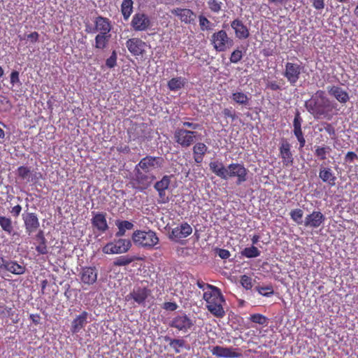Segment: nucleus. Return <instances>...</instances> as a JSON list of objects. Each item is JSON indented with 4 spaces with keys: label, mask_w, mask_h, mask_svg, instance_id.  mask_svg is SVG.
I'll return each instance as SVG.
<instances>
[{
    "label": "nucleus",
    "mask_w": 358,
    "mask_h": 358,
    "mask_svg": "<svg viewBox=\"0 0 358 358\" xmlns=\"http://www.w3.org/2000/svg\"><path fill=\"white\" fill-rule=\"evenodd\" d=\"M130 25L134 31H146L152 27V22L148 15L137 12L133 15Z\"/></svg>",
    "instance_id": "9d476101"
},
{
    "label": "nucleus",
    "mask_w": 358,
    "mask_h": 358,
    "mask_svg": "<svg viewBox=\"0 0 358 358\" xmlns=\"http://www.w3.org/2000/svg\"><path fill=\"white\" fill-rule=\"evenodd\" d=\"M150 294V290L145 287H134L133 290L125 296L124 299L126 301L133 299L138 304H143Z\"/></svg>",
    "instance_id": "dca6fc26"
},
{
    "label": "nucleus",
    "mask_w": 358,
    "mask_h": 358,
    "mask_svg": "<svg viewBox=\"0 0 358 358\" xmlns=\"http://www.w3.org/2000/svg\"><path fill=\"white\" fill-rule=\"evenodd\" d=\"M255 290L262 296L270 297L274 294L273 287L271 284L266 286H256Z\"/></svg>",
    "instance_id": "c03bdc74"
},
{
    "label": "nucleus",
    "mask_w": 358,
    "mask_h": 358,
    "mask_svg": "<svg viewBox=\"0 0 358 358\" xmlns=\"http://www.w3.org/2000/svg\"><path fill=\"white\" fill-rule=\"evenodd\" d=\"M314 155L319 161H325L332 150L331 147L326 145H315Z\"/></svg>",
    "instance_id": "473e14b6"
},
{
    "label": "nucleus",
    "mask_w": 358,
    "mask_h": 358,
    "mask_svg": "<svg viewBox=\"0 0 358 358\" xmlns=\"http://www.w3.org/2000/svg\"><path fill=\"white\" fill-rule=\"evenodd\" d=\"M222 113L225 119L230 118L231 121H234L238 118L236 112L232 107L224 108Z\"/></svg>",
    "instance_id": "8fccbe9b"
},
{
    "label": "nucleus",
    "mask_w": 358,
    "mask_h": 358,
    "mask_svg": "<svg viewBox=\"0 0 358 358\" xmlns=\"http://www.w3.org/2000/svg\"><path fill=\"white\" fill-rule=\"evenodd\" d=\"M266 87L271 90L272 91L281 90V86L277 81L268 82L266 83Z\"/></svg>",
    "instance_id": "052dcab7"
},
{
    "label": "nucleus",
    "mask_w": 358,
    "mask_h": 358,
    "mask_svg": "<svg viewBox=\"0 0 358 358\" xmlns=\"http://www.w3.org/2000/svg\"><path fill=\"white\" fill-rule=\"evenodd\" d=\"M313 6L317 10H321L324 8V0H313Z\"/></svg>",
    "instance_id": "680f3d73"
},
{
    "label": "nucleus",
    "mask_w": 358,
    "mask_h": 358,
    "mask_svg": "<svg viewBox=\"0 0 358 358\" xmlns=\"http://www.w3.org/2000/svg\"><path fill=\"white\" fill-rule=\"evenodd\" d=\"M303 215V210L299 208L292 210L290 212L291 218L295 222H296L298 224H301L303 223V220H302Z\"/></svg>",
    "instance_id": "09e8293b"
},
{
    "label": "nucleus",
    "mask_w": 358,
    "mask_h": 358,
    "mask_svg": "<svg viewBox=\"0 0 358 358\" xmlns=\"http://www.w3.org/2000/svg\"><path fill=\"white\" fill-rule=\"evenodd\" d=\"M250 320L254 323L262 325L266 324L268 322V318L260 313L250 315Z\"/></svg>",
    "instance_id": "de8ad7c7"
},
{
    "label": "nucleus",
    "mask_w": 358,
    "mask_h": 358,
    "mask_svg": "<svg viewBox=\"0 0 358 358\" xmlns=\"http://www.w3.org/2000/svg\"><path fill=\"white\" fill-rule=\"evenodd\" d=\"M10 84L14 86L15 84L20 83L19 78V72L17 71H13L10 75Z\"/></svg>",
    "instance_id": "13d9d810"
},
{
    "label": "nucleus",
    "mask_w": 358,
    "mask_h": 358,
    "mask_svg": "<svg viewBox=\"0 0 358 358\" xmlns=\"http://www.w3.org/2000/svg\"><path fill=\"white\" fill-rule=\"evenodd\" d=\"M88 313L86 311L82 312L78 315L71 323V331L73 333L79 332L87 324Z\"/></svg>",
    "instance_id": "c756f323"
},
{
    "label": "nucleus",
    "mask_w": 358,
    "mask_h": 358,
    "mask_svg": "<svg viewBox=\"0 0 358 358\" xmlns=\"http://www.w3.org/2000/svg\"><path fill=\"white\" fill-rule=\"evenodd\" d=\"M293 133L299 143V149L303 148L306 145V139L302 129L293 130Z\"/></svg>",
    "instance_id": "3c124183"
},
{
    "label": "nucleus",
    "mask_w": 358,
    "mask_h": 358,
    "mask_svg": "<svg viewBox=\"0 0 358 358\" xmlns=\"http://www.w3.org/2000/svg\"><path fill=\"white\" fill-rule=\"evenodd\" d=\"M115 225L118 229L115 234L117 237L124 236L127 230H131L134 227V224L127 220H116Z\"/></svg>",
    "instance_id": "c9c22d12"
},
{
    "label": "nucleus",
    "mask_w": 358,
    "mask_h": 358,
    "mask_svg": "<svg viewBox=\"0 0 358 358\" xmlns=\"http://www.w3.org/2000/svg\"><path fill=\"white\" fill-rule=\"evenodd\" d=\"M210 171L217 176L223 180H226L227 166L225 167L222 162L218 161L211 162L209 164Z\"/></svg>",
    "instance_id": "2f4dec72"
},
{
    "label": "nucleus",
    "mask_w": 358,
    "mask_h": 358,
    "mask_svg": "<svg viewBox=\"0 0 358 358\" xmlns=\"http://www.w3.org/2000/svg\"><path fill=\"white\" fill-rule=\"evenodd\" d=\"M217 254L222 259H227L231 256V253L228 250L222 248L217 250Z\"/></svg>",
    "instance_id": "bf43d9fd"
},
{
    "label": "nucleus",
    "mask_w": 358,
    "mask_h": 358,
    "mask_svg": "<svg viewBox=\"0 0 358 358\" xmlns=\"http://www.w3.org/2000/svg\"><path fill=\"white\" fill-rule=\"evenodd\" d=\"M302 122H303V119L301 116V114L299 110H296L295 115H294V121H293V127H294L293 130L302 129H301Z\"/></svg>",
    "instance_id": "864d4df0"
},
{
    "label": "nucleus",
    "mask_w": 358,
    "mask_h": 358,
    "mask_svg": "<svg viewBox=\"0 0 358 358\" xmlns=\"http://www.w3.org/2000/svg\"><path fill=\"white\" fill-rule=\"evenodd\" d=\"M207 4L208 8L212 13H219L223 7V3L219 0H208Z\"/></svg>",
    "instance_id": "49530a36"
},
{
    "label": "nucleus",
    "mask_w": 358,
    "mask_h": 358,
    "mask_svg": "<svg viewBox=\"0 0 358 358\" xmlns=\"http://www.w3.org/2000/svg\"><path fill=\"white\" fill-rule=\"evenodd\" d=\"M80 282L85 285H92L96 282L98 271L94 266L83 267L78 274Z\"/></svg>",
    "instance_id": "2eb2a0df"
},
{
    "label": "nucleus",
    "mask_w": 358,
    "mask_h": 358,
    "mask_svg": "<svg viewBox=\"0 0 358 358\" xmlns=\"http://www.w3.org/2000/svg\"><path fill=\"white\" fill-rule=\"evenodd\" d=\"M249 170L243 163H231L227 166L226 180L236 178V184L240 185L248 179Z\"/></svg>",
    "instance_id": "39448f33"
},
{
    "label": "nucleus",
    "mask_w": 358,
    "mask_h": 358,
    "mask_svg": "<svg viewBox=\"0 0 358 358\" xmlns=\"http://www.w3.org/2000/svg\"><path fill=\"white\" fill-rule=\"evenodd\" d=\"M207 150L208 147L203 143H196L192 149L194 162L197 164H201Z\"/></svg>",
    "instance_id": "7c9ffc66"
},
{
    "label": "nucleus",
    "mask_w": 358,
    "mask_h": 358,
    "mask_svg": "<svg viewBox=\"0 0 358 358\" xmlns=\"http://www.w3.org/2000/svg\"><path fill=\"white\" fill-rule=\"evenodd\" d=\"M194 325V321L185 313L174 316L169 323L170 327L174 328L182 334L189 332Z\"/></svg>",
    "instance_id": "6e6552de"
},
{
    "label": "nucleus",
    "mask_w": 358,
    "mask_h": 358,
    "mask_svg": "<svg viewBox=\"0 0 358 358\" xmlns=\"http://www.w3.org/2000/svg\"><path fill=\"white\" fill-rule=\"evenodd\" d=\"M0 227L8 235H11L14 231V227L11 218L0 215Z\"/></svg>",
    "instance_id": "e433bc0d"
},
{
    "label": "nucleus",
    "mask_w": 358,
    "mask_h": 358,
    "mask_svg": "<svg viewBox=\"0 0 358 358\" xmlns=\"http://www.w3.org/2000/svg\"><path fill=\"white\" fill-rule=\"evenodd\" d=\"M171 183L170 176H164L162 178L157 181L154 187L159 194V202L165 203L169 201V197L166 196V191L168 189Z\"/></svg>",
    "instance_id": "6ab92c4d"
},
{
    "label": "nucleus",
    "mask_w": 358,
    "mask_h": 358,
    "mask_svg": "<svg viewBox=\"0 0 358 358\" xmlns=\"http://www.w3.org/2000/svg\"><path fill=\"white\" fill-rule=\"evenodd\" d=\"M358 159L357 155L354 152H351V151L348 152L345 155V162H350V163L353 162L355 159Z\"/></svg>",
    "instance_id": "0e129e2a"
},
{
    "label": "nucleus",
    "mask_w": 358,
    "mask_h": 358,
    "mask_svg": "<svg viewBox=\"0 0 358 358\" xmlns=\"http://www.w3.org/2000/svg\"><path fill=\"white\" fill-rule=\"evenodd\" d=\"M34 245L38 255H46L48 253L47 241L45 238L43 231H38L34 238Z\"/></svg>",
    "instance_id": "bb28decb"
},
{
    "label": "nucleus",
    "mask_w": 358,
    "mask_h": 358,
    "mask_svg": "<svg viewBox=\"0 0 358 358\" xmlns=\"http://www.w3.org/2000/svg\"><path fill=\"white\" fill-rule=\"evenodd\" d=\"M140 259L139 257L136 256H120L117 257L113 262V265L116 266H124L130 264L131 262Z\"/></svg>",
    "instance_id": "4c0bfd02"
},
{
    "label": "nucleus",
    "mask_w": 358,
    "mask_h": 358,
    "mask_svg": "<svg viewBox=\"0 0 358 358\" xmlns=\"http://www.w3.org/2000/svg\"><path fill=\"white\" fill-rule=\"evenodd\" d=\"M242 58V51L239 49H236L231 52L229 59L231 63L236 64L240 62Z\"/></svg>",
    "instance_id": "603ef678"
},
{
    "label": "nucleus",
    "mask_w": 358,
    "mask_h": 358,
    "mask_svg": "<svg viewBox=\"0 0 358 358\" xmlns=\"http://www.w3.org/2000/svg\"><path fill=\"white\" fill-rule=\"evenodd\" d=\"M134 172V177L132 178L131 184L134 189L141 192L148 189L155 178L152 173H145L136 167H135Z\"/></svg>",
    "instance_id": "423d86ee"
},
{
    "label": "nucleus",
    "mask_w": 358,
    "mask_h": 358,
    "mask_svg": "<svg viewBox=\"0 0 358 358\" xmlns=\"http://www.w3.org/2000/svg\"><path fill=\"white\" fill-rule=\"evenodd\" d=\"M163 162L162 157L146 156L141 159L136 167L145 173H151L152 171L161 168Z\"/></svg>",
    "instance_id": "f8f14e48"
},
{
    "label": "nucleus",
    "mask_w": 358,
    "mask_h": 358,
    "mask_svg": "<svg viewBox=\"0 0 358 358\" xmlns=\"http://www.w3.org/2000/svg\"><path fill=\"white\" fill-rule=\"evenodd\" d=\"M280 156L284 166H289L293 164V155L291 152V145L287 141L283 140L279 148Z\"/></svg>",
    "instance_id": "b1692460"
},
{
    "label": "nucleus",
    "mask_w": 358,
    "mask_h": 358,
    "mask_svg": "<svg viewBox=\"0 0 358 358\" xmlns=\"http://www.w3.org/2000/svg\"><path fill=\"white\" fill-rule=\"evenodd\" d=\"M198 133L196 131H190L184 128H178L174 132V141L182 148H188L192 145L196 139Z\"/></svg>",
    "instance_id": "1a4fd4ad"
},
{
    "label": "nucleus",
    "mask_w": 358,
    "mask_h": 358,
    "mask_svg": "<svg viewBox=\"0 0 358 358\" xmlns=\"http://www.w3.org/2000/svg\"><path fill=\"white\" fill-rule=\"evenodd\" d=\"M303 70V66L297 63L287 62L282 73L287 82L292 86H295Z\"/></svg>",
    "instance_id": "9b49d317"
},
{
    "label": "nucleus",
    "mask_w": 358,
    "mask_h": 358,
    "mask_svg": "<svg viewBox=\"0 0 358 358\" xmlns=\"http://www.w3.org/2000/svg\"><path fill=\"white\" fill-rule=\"evenodd\" d=\"M324 220L325 217L320 211H313L306 217L304 226L310 228H317Z\"/></svg>",
    "instance_id": "393cba45"
},
{
    "label": "nucleus",
    "mask_w": 358,
    "mask_h": 358,
    "mask_svg": "<svg viewBox=\"0 0 358 358\" xmlns=\"http://www.w3.org/2000/svg\"><path fill=\"white\" fill-rule=\"evenodd\" d=\"M241 284L246 289H251L252 287V278L246 275L241 277Z\"/></svg>",
    "instance_id": "6e6d98bb"
},
{
    "label": "nucleus",
    "mask_w": 358,
    "mask_h": 358,
    "mask_svg": "<svg viewBox=\"0 0 358 358\" xmlns=\"http://www.w3.org/2000/svg\"><path fill=\"white\" fill-rule=\"evenodd\" d=\"M93 216L91 219V223L93 228L96 229L99 233L106 232L108 226L106 220V213L92 212Z\"/></svg>",
    "instance_id": "4be33fe9"
},
{
    "label": "nucleus",
    "mask_w": 358,
    "mask_h": 358,
    "mask_svg": "<svg viewBox=\"0 0 358 358\" xmlns=\"http://www.w3.org/2000/svg\"><path fill=\"white\" fill-rule=\"evenodd\" d=\"M126 47L133 56L143 57L146 53L148 44L139 38H131L126 41Z\"/></svg>",
    "instance_id": "4468645a"
},
{
    "label": "nucleus",
    "mask_w": 358,
    "mask_h": 358,
    "mask_svg": "<svg viewBox=\"0 0 358 358\" xmlns=\"http://www.w3.org/2000/svg\"><path fill=\"white\" fill-rule=\"evenodd\" d=\"M305 106L315 118L327 116L332 109L331 102L327 97L325 92L320 90L306 101Z\"/></svg>",
    "instance_id": "f03ea898"
},
{
    "label": "nucleus",
    "mask_w": 358,
    "mask_h": 358,
    "mask_svg": "<svg viewBox=\"0 0 358 358\" xmlns=\"http://www.w3.org/2000/svg\"><path fill=\"white\" fill-rule=\"evenodd\" d=\"M322 128L320 129V131L324 130L330 136H335L336 135V130L334 127L328 122H323L322 123Z\"/></svg>",
    "instance_id": "4d7b16f0"
},
{
    "label": "nucleus",
    "mask_w": 358,
    "mask_h": 358,
    "mask_svg": "<svg viewBox=\"0 0 358 358\" xmlns=\"http://www.w3.org/2000/svg\"><path fill=\"white\" fill-rule=\"evenodd\" d=\"M210 42L216 52H226L234 45V40L227 31L220 29L215 31L210 36Z\"/></svg>",
    "instance_id": "20e7f679"
},
{
    "label": "nucleus",
    "mask_w": 358,
    "mask_h": 358,
    "mask_svg": "<svg viewBox=\"0 0 358 358\" xmlns=\"http://www.w3.org/2000/svg\"><path fill=\"white\" fill-rule=\"evenodd\" d=\"M232 101L243 107H246L250 104V97L242 91H236L231 94Z\"/></svg>",
    "instance_id": "72a5a7b5"
},
{
    "label": "nucleus",
    "mask_w": 358,
    "mask_h": 358,
    "mask_svg": "<svg viewBox=\"0 0 358 358\" xmlns=\"http://www.w3.org/2000/svg\"><path fill=\"white\" fill-rule=\"evenodd\" d=\"M132 0H123L121 4V12L124 20H127L133 12Z\"/></svg>",
    "instance_id": "58836bf2"
},
{
    "label": "nucleus",
    "mask_w": 358,
    "mask_h": 358,
    "mask_svg": "<svg viewBox=\"0 0 358 358\" xmlns=\"http://www.w3.org/2000/svg\"><path fill=\"white\" fill-rule=\"evenodd\" d=\"M21 211H22V206L20 205L17 204L12 208L10 213H12V215L14 217H17L20 215Z\"/></svg>",
    "instance_id": "774afa93"
},
{
    "label": "nucleus",
    "mask_w": 358,
    "mask_h": 358,
    "mask_svg": "<svg viewBox=\"0 0 358 358\" xmlns=\"http://www.w3.org/2000/svg\"><path fill=\"white\" fill-rule=\"evenodd\" d=\"M181 125L183 127H188V128H190L193 130H196L200 128V124H197V123H193V122H181Z\"/></svg>",
    "instance_id": "e2e57ef3"
},
{
    "label": "nucleus",
    "mask_w": 358,
    "mask_h": 358,
    "mask_svg": "<svg viewBox=\"0 0 358 358\" xmlns=\"http://www.w3.org/2000/svg\"><path fill=\"white\" fill-rule=\"evenodd\" d=\"M16 174L20 179L22 180L30 181V177L32 175L31 167L27 166H20L16 170Z\"/></svg>",
    "instance_id": "ea45409f"
},
{
    "label": "nucleus",
    "mask_w": 358,
    "mask_h": 358,
    "mask_svg": "<svg viewBox=\"0 0 358 358\" xmlns=\"http://www.w3.org/2000/svg\"><path fill=\"white\" fill-rule=\"evenodd\" d=\"M327 91L329 95L334 96L338 101L341 103H345L350 99L348 93L339 86H329L327 87Z\"/></svg>",
    "instance_id": "a878e982"
},
{
    "label": "nucleus",
    "mask_w": 358,
    "mask_h": 358,
    "mask_svg": "<svg viewBox=\"0 0 358 358\" xmlns=\"http://www.w3.org/2000/svg\"><path fill=\"white\" fill-rule=\"evenodd\" d=\"M131 241L129 239L119 238L108 243L102 248L107 255L126 253L131 248Z\"/></svg>",
    "instance_id": "0eeeda50"
},
{
    "label": "nucleus",
    "mask_w": 358,
    "mask_h": 358,
    "mask_svg": "<svg viewBox=\"0 0 358 358\" xmlns=\"http://www.w3.org/2000/svg\"><path fill=\"white\" fill-rule=\"evenodd\" d=\"M26 233L31 235L36 231L40 224L37 215L34 213H24L22 214Z\"/></svg>",
    "instance_id": "aec40b11"
},
{
    "label": "nucleus",
    "mask_w": 358,
    "mask_h": 358,
    "mask_svg": "<svg viewBox=\"0 0 358 358\" xmlns=\"http://www.w3.org/2000/svg\"><path fill=\"white\" fill-rule=\"evenodd\" d=\"M185 79L181 77L171 78L168 82V87L171 91H177L185 85Z\"/></svg>",
    "instance_id": "79ce46f5"
},
{
    "label": "nucleus",
    "mask_w": 358,
    "mask_h": 358,
    "mask_svg": "<svg viewBox=\"0 0 358 358\" xmlns=\"http://www.w3.org/2000/svg\"><path fill=\"white\" fill-rule=\"evenodd\" d=\"M1 271H8L14 275H22L26 271V266L23 263L18 264L17 261L0 256V272Z\"/></svg>",
    "instance_id": "ddd939ff"
},
{
    "label": "nucleus",
    "mask_w": 358,
    "mask_h": 358,
    "mask_svg": "<svg viewBox=\"0 0 358 358\" xmlns=\"http://www.w3.org/2000/svg\"><path fill=\"white\" fill-rule=\"evenodd\" d=\"M237 349L232 347H222L216 345L212 348L211 353L217 357L223 358H240L242 354L238 352Z\"/></svg>",
    "instance_id": "412c9836"
},
{
    "label": "nucleus",
    "mask_w": 358,
    "mask_h": 358,
    "mask_svg": "<svg viewBox=\"0 0 358 358\" xmlns=\"http://www.w3.org/2000/svg\"><path fill=\"white\" fill-rule=\"evenodd\" d=\"M171 13L186 24H193L196 17V13L189 8H175Z\"/></svg>",
    "instance_id": "a211bd4d"
},
{
    "label": "nucleus",
    "mask_w": 358,
    "mask_h": 358,
    "mask_svg": "<svg viewBox=\"0 0 358 358\" xmlns=\"http://www.w3.org/2000/svg\"><path fill=\"white\" fill-rule=\"evenodd\" d=\"M319 178L330 186H334L336 184V177L330 167L321 166Z\"/></svg>",
    "instance_id": "cd10ccee"
},
{
    "label": "nucleus",
    "mask_w": 358,
    "mask_h": 358,
    "mask_svg": "<svg viewBox=\"0 0 358 358\" xmlns=\"http://www.w3.org/2000/svg\"><path fill=\"white\" fill-rule=\"evenodd\" d=\"M110 38V34H99L95 37V48L98 49H104Z\"/></svg>",
    "instance_id": "a19ab883"
},
{
    "label": "nucleus",
    "mask_w": 358,
    "mask_h": 358,
    "mask_svg": "<svg viewBox=\"0 0 358 358\" xmlns=\"http://www.w3.org/2000/svg\"><path fill=\"white\" fill-rule=\"evenodd\" d=\"M192 233V228L187 222H182L180 224L172 229L169 238L176 242L187 238Z\"/></svg>",
    "instance_id": "f3484780"
},
{
    "label": "nucleus",
    "mask_w": 358,
    "mask_h": 358,
    "mask_svg": "<svg viewBox=\"0 0 358 358\" xmlns=\"http://www.w3.org/2000/svg\"><path fill=\"white\" fill-rule=\"evenodd\" d=\"M199 28L201 31H211L213 24L203 14L198 16Z\"/></svg>",
    "instance_id": "37998d69"
},
{
    "label": "nucleus",
    "mask_w": 358,
    "mask_h": 358,
    "mask_svg": "<svg viewBox=\"0 0 358 358\" xmlns=\"http://www.w3.org/2000/svg\"><path fill=\"white\" fill-rule=\"evenodd\" d=\"M164 340L169 342V346L176 353L180 352V349L186 348V341L183 338H172L169 336H164Z\"/></svg>",
    "instance_id": "f704fd0d"
},
{
    "label": "nucleus",
    "mask_w": 358,
    "mask_h": 358,
    "mask_svg": "<svg viewBox=\"0 0 358 358\" xmlns=\"http://www.w3.org/2000/svg\"><path fill=\"white\" fill-rule=\"evenodd\" d=\"M231 27L234 30L236 37L240 40L247 39L250 36L249 29L238 18L231 22Z\"/></svg>",
    "instance_id": "5701e85b"
},
{
    "label": "nucleus",
    "mask_w": 358,
    "mask_h": 358,
    "mask_svg": "<svg viewBox=\"0 0 358 358\" xmlns=\"http://www.w3.org/2000/svg\"><path fill=\"white\" fill-rule=\"evenodd\" d=\"M94 23L96 30L100 31V34H107L111 30L110 21L106 17L99 16L96 18Z\"/></svg>",
    "instance_id": "c85d7f7f"
},
{
    "label": "nucleus",
    "mask_w": 358,
    "mask_h": 358,
    "mask_svg": "<svg viewBox=\"0 0 358 358\" xmlns=\"http://www.w3.org/2000/svg\"><path fill=\"white\" fill-rule=\"evenodd\" d=\"M206 287L210 289L205 292L203 296L206 308L215 317L222 318L225 315L223 308L225 302L224 296L220 289L214 285H207Z\"/></svg>",
    "instance_id": "f257e3e1"
},
{
    "label": "nucleus",
    "mask_w": 358,
    "mask_h": 358,
    "mask_svg": "<svg viewBox=\"0 0 358 358\" xmlns=\"http://www.w3.org/2000/svg\"><path fill=\"white\" fill-rule=\"evenodd\" d=\"M134 243L140 248L147 250L157 248L159 239L157 233L151 229L148 230H136L131 236Z\"/></svg>",
    "instance_id": "7ed1b4c3"
},
{
    "label": "nucleus",
    "mask_w": 358,
    "mask_h": 358,
    "mask_svg": "<svg viewBox=\"0 0 358 358\" xmlns=\"http://www.w3.org/2000/svg\"><path fill=\"white\" fill-rule=\"evenodd\" d=\"M260 253L259 249L254 245L245 248L241 251V255L247 258L257 257L260 255Z\"/></svg>",
    "instance_id": "a18cd8bd"
},
{
    "label": "nucleus",
    "mask_w": 358,
    "mask_h": 358,
    "mask_svg": "<svg viewBox=\"0 0 358 358\" xmlns=\"http://www.w3.org/2000/svg\"><path fill=\"white\" fill-rule=\"evenodd\" d=\"M39 34L36 31L31 32V34L27 35V39L30 41L31 43H35L38 41Z\"/></svg>",
    "instance_id": "338daca9"
},
{
    "label": "nucleus",
    "mask_w": 358,
    "mask_h": 358,
    "mask_svg": "<svg viewBox=\"0 0 358 358\" xmlns=\"http://www.w3.org/2000/svg\"><path fill=\"white\" fill-rule=\"evenodd\" d=\"M178 307V305L175 302H165L164 303V308L167 310L174 311Z\"/></svg>",
    "instance_id": "69168bd1"
},
{
    "label": "nucleus",
    "mask_w": 358,
    "mask_h": 358,
    "mask_svg": "<svg viewBox=\"0 0 358 358\" xmlns=\"http://www.w3.org/2000/svg\"><path fill=\"white\" fill-rule=\"evenodd\" d=\"M117 64V53L115 50L112 52L111 55L106 59V65L108 68L112 69Z\"/></svg>",
    "instance_id": "5fc2aeb1"
}]
</instances>
